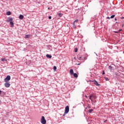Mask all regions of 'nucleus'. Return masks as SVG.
<instances>
[{
  "mask_svg": "<svg viewBox=\"0 0 124 124\" xmlns=\"http://www.w3.org/2000/svg\"><path fill=\"white\" fill-rule=\"evenodd\" d=\"M41 122L42 124H46V122L44 116H42Z\"/></svg>",
  "mask_w": 124,
  "mask_h": 124,
  "instance_id": "obj_1",
  "label": "nucleus"
},
{
  "mask_svg": "<svg viewBox=\"0 0 124 124\" xmlns=\"http://www.w3.org/2000/svg\"><path fill=\"white\" fill-rule=\"evenodd\" d=\"M11 79V77L8 75L4 78V82H8V81H10Z\"/></svg>",
  "mask_w": 124,
  "mask_h": 124,
  "instance_id": "obj_2",
  "label": "nucleus"
},
{
  "mask_svg": "<svg viewBox=\"0 0 124 124\" xmlns=\"http://www.w3.org/2000/svg\"><path fill=\"white\" fill-rule=\"evenodd\" d=\"M68 112H69V107L68 106H66L65 108V114H68Z\"/></svg>",
  "mask_w": 124,
  "mask_h": 124,
  "instance_id": "obj_3",
  "label": "nucleus"
},
{
  "mask_svg": "<svg viewBox=\"0 0 124 124\" xmlns=\"http://www.w3.org/2000/svg\"><path fill=\"white\" fill-rule=\"evenodd\" d=\"M4 86L5 88H9V87H10V83H8V82H5L4 83Z\"/></svg>",
  "mask_w": 124,
  "mask_h": 124,
  "instance_id": "obj_4",
  "label": "nucleus"
},
{
  "mask_svg": "<svg viewBox=\"0 0 124 124\" xmlns=\"http://www.w3.org/2000/svg\"><path fill=\"white\" fill-rule=\"evenodd\" d=\"M13 21V18L12 17L11 18H8L6 20V22L7 23H9V22H12Z\"/></svg>",
  "mask_w": 124,
  "mask_h": 124,
  "instance_id": "obj_5",
  "label": "nucleus"
},
{
  "mask_svg": "<svg viewBox=\"0 0 124 124\" xmlns=\"http://www.w3.org/2000/svg\"><path fill=\"white\" fill-rule=\"evenodd\" d=\"M70 73L71 75H73L74 74V71H73V69H71L70 70Z\"/></svg>",
  "mask_w": 124,
  "mask_h": 124,
  "instance_id": "obj_6",
  "label": "nucleus"
},
{
  "mask_svg": "<svg viewBox=\"0 0 124 124\" xmlns=\"http://www.w3.org/2000/svg\"><path fill=\"white\" fill-rule=\"evenodd\" d=\"M10 25H11V28H13V27H14V23H13L12 21L10 22Z\"/></svg>",
  "mask_w": 124,
  "mask_h": 124,
  "instance_id": "obj_7",
  "label": "nucleus"
},
{
  "mask_svg": "<svg viewBox=\"0 0 124 124\" xmlns=\"http://www.w3.org/2000/svg\"><path fill=\"white\" fill-rule=\"evenodd\" d=\"M19 19H20V20H23V19H24V16L20 15L18 17Z\"/></svg>",
  "mask_w": 124,
  "mask_h": 124,
  "instance_id": "obj_8",
  "label": "nucleus"
},
{
  "mask_svg": "<svg viewBox=\"0 0 124 124\" xmlns=\"http://www.w3.org/2000/svg\"><path fill=\"white\" fill-rule=\"evenodd\" d=\"M94 84L96 85V86H98V87H100V84H98V82L96 80H95Z\"/></svg>",
  "mask_w": 124,
  "mask_h": 124,
  "instance_id": "obj_9",
  "label": "nucleus"
},
{
  "mask_svg": "<svg viewBox=\"0 0 124 124\" xmlns=\"http://www.w3.org/2000/svg\"><path fill=\"white\" fill-rule=\"evenodd\" d=\"M46 58H48L49 59H51L52 58V56L49 54L46 55Z\"/></svg>",
  "mask_w": 124,
  "mask_h": 124,
  "instance_id": "obj_10",
  "label": "nucleus"
},
{
  "mask_svg": "<svg viewBox=\"0 0 124 124\" xmlns=\"http://www.w3.org/2000/svg\"><path fill=\"white\" fill-rule=\"evenodd\" d=\"M31 37V35L30 34H27L25 35V38H30Z\"/></svg>",
  "mask_w": 124,
  "mask_h": 124,
  "instance_id": "obj_11",
  "label": "nucleus"
},
{
  "mask_svg": "<svg viewBox=\"0 0 124 124\" xmlns=\"http://www.w3.org/2000/svg\"><path fill=\"white\" fill-rule=\"evenodd\" d=\"M73 75L75 78H77L78 77V75L77 73H74Z\"/></svg>",
  "mask_w": 124,
  "mask_h": 124,
  "instance_id": "obj_12",
  "label": "nucleus"
},
{
  "mask_svg": "<svg viewBox=\"0 0 124 124\" xmlns=\"http://www.w3.org/2000/svg\"><path fill=\"white\" fill-rule=\"evenodd\" d=\"M6 15L9 16V15H11V12L10 11H8L6 13Z\"/></svg>",
  "mask_w": 124,
  "mask_h": 124,
  "instance_id": "obj_13",
  "label": "nucleus"
},
{
  "mask_svg": "<svg viewBox=\"0 0 124 124\" xmlns=\"http://www.w3.org/2000/svg\"><path fill=\"white\" fill-rule=\"evenodd\" d=\"M58 15L59 17H62V16L63 15V14H62V13H59L58 14Z\"/></svg>",
  "mask_w": 124,
  "mask_h": 124,
  "instance_id": "obj_14",
  "label": "nucleus"
},
{
  "mask_svg": "<svg viewBox=\"0 0 124 124\" xmlns=\"http://www.w3.org/2000/svg\"><path fill=\"white\" fill-rule=\"evenodd\" d=\"M88 112L91 114L92 113V112H93V109H89Z\"/></svg>",
  "mask_w": 124,
  "mask_h": 124,
  "instance_id": "obj_15",
  "label": "nucleus"
},
{
  "mask_svg": "<svg viewBox=\"0 0 124 124\" xmlns=\"http://www.w3.org/2000/svg\"><path fill=\"white\" fill-rule=\"evenodd\" d=\"M89 96H90L89 99H91V100H92V97H93L94 95H93V94H90V95H89Z\"/></svg>",
  "mask_w": 124,
  "mask_h": 124,
  "instance_id": "obj_16",
  "label": "nucleus"
},
{
  "mask_svg": "<svg viewBox=\"0 0 124 124\" xmlns=\"http://www.w3.org/2000/svg\"><path fill=\"white\" fill-rule=\"evenodd\" d=\"M78 60H80L81 59H82V57H81L80 55H78Z\"/></svg>",
  "mask_w": 124,
  "mask_h": 124,
  "instance_id": "obj_17",
  "label": "nucleus"
},
{
  "mask_svg": "<svg viewBox=\"0 0 124 124\" xmlns=\"http://www.w3.org/2000/svg\"><path fill=\"white\" fill-rule=\"evenodd\" d=\"M75 53H77V52L78 51V48L77 47H76L75 48V50H74Z\"/></svg>",
  "mask_w": 124,
  "mask_h": 124,
  "instance_id": "obj_18",
  "label": "nucleus"
},
{
  "mask_svg": "<svg viewBox=\"0 0 124 124\" xmlns=\"http://www.w3.org/2000/svg\"><path fill=\"white\" fill-rule=\"evenodd\" d=\"M115 15H113L110 16V19H113V18H115Z\"/></svg>",
  "mask_w": 124,
  "mask_h": 124,
  "instance_id": "obj_19",
  "label": "nucleus"
},
{
  "mask_svg": "<svg viewBox=\"0 0 124 124\" xmlns=\"http://www.w3.org/2000/svg\"><path fill=\"white\" fill-rule=\"evenodd\" d=\"M112 67L111 66H108V69L110 70V71H112Z\"/></svg>",
  "mask_w": 124,
  "mask_h": 124,
  "instance_id": "obj_20",
  "label": "nucleus"
},
{
  "mask_svg": "<svg viewBox=\"0 0 124 124\" xmlns=\"http://www.w3.org/2000/svg\"><path fill=\"white\" fill-rule=\"evenodd\" d=\"M1 62H4V61H5V58H1Z\"/></svg>",
  "mask_w": 124,
  "mask_h": 124,
  "instance_id": "obj_21",
  "label": "nucleus"
},
{
  "mask_svg": "<svg viewBox=\"0 0 124 124\" xmlns=\"http://www.w3.org/2000/svg\"><path fill=\"white\" fill-rule=\"evenodd\" d=\"M53 69H54V70H57V67L56 66H54L53 67Z\"/></svg>",
  "mask_w": 124,
  "mask_h": 124,
  "instance_id": "obj_22",
  "label": "nucleus"
},
{
  "mask_svg": "<svg viewBox=\"0 0 124 124\" xmlns=\"http://www.w3.org/2000/svg\"><path fill=\"white\" fill-rule=\"evenodd\" d=\"M79 20L78 19H76V20L74 21V23L75 24V23H77Z\"/></svg>",
  "mask_w": 124,
  "mask_h": 124,
  "instance_id": "obj_23",
  "label": "nucleus"
},
{
  "mask_svg": "<svg viewBox=\"0 0 124 124\" xmlns=\"http://www.w3.org/2000/svg\"><path fill=\"white\" fill-rule=\"evenodd\" d=\"M105 79L106 81H109V78H105Z\"/></svg>",
  "mask_w": 124,
  "mask_h": 124,
  "instance_id": "obj_24",
  "label": "nucleus"
},
{
  "mask_svg": "<svg viewBox=\"0 0 124 124\" xmlns=\"http://www.w3.org/2000/svg\"><path fill=\"white\" fill-rule=\"evenodd\" d=\"M73 25H74V27H73L74 29H76V26H75V24L74 23H73Z\"/></svg>",
  "mask_w": 124,
  "mask_h": 124,
  "instance_id": "obj_25",
  "label": "nucleus"
},
{
  "mask_svg": "<svg viewBox=\"0 0 124 124\" xmlns=\"http://www.w3.org/2000/svg\"><path fill=\"white\" fill-rule=\"evenodd\" d=\"M66 114H67V113H65V112H64V114H63V117H64V116H65V115H66Z\"/></svg>",
  "mask_w": 124,
  "mask_h": 124,
  "instance_id": "obj_26",
  "label": "nucleus"
},
{
  "mask_svg": "<svg viewBox=\"0 0 124 124\" xmlns=\"http://www.w3.org/2000/svg\"><path fill=\"white\" fill-rule=\"evenodd\" d=\"M48 19H52V16H48Z\"/></svg>",
  "mask_w": 124,
  "mask_h": 124,
  "instance_id": "obj_27",
  "label": "nucleus"
},
{
  "mask_svg": "<svg viewBox=\"0 0 124 124\" xmlns=\"http://www.w3.org/2000/svg\"><path fill=\"white\" fill-rule=\"evenodd\" d=\"M107 18L108 19V20H110V19H111V18H110L109 16H108Z\"/></svg>",
  "mask_w": 124,
  "mask_h": 124,
  "instance_id": "obj_28",
  "label": "nucleus"
},
{
  "mask_svg": "<svg viewBox=\"0 0 124 124\" xmlns=\"http://www.w3.org/2000/svg\"><path fill=\"white\" fill-rule=\"evenodd\" d=\"M102 74L103 75H104V74H105V72H104V71L103 72Z\"/></svg>",
  "mask_w": 124,
  "mask_h": 124,
  "instance_id": "obj_29",
  "label": "nucleus"
},
{
  "mask_svg": "<svg viewBox=\"0 0 124 124\" xmlns=\"http://www.w3.org/2000/svg\"><path fill=\"white\" fill-rule=\"evenodd\" d=\"M1 93H2V92L1 91V90H0V95L1 94Z\"/></svg>",
  "mask_w": 124,
  "mask_h": 124,
  "instance_id": "obj_30",
  "label": "nucleus"
},
{
  "mask_svg": "<svg viewBox=\"0 0 124 124\" xmlns=\"http://www.w3.org/2000/svg\"><path fill=\"white\" fill-rule=\"evenodd\" d=\"M114 32H115V33H118L119 32V31H114Z\"/></svg>",
  "mask_w": 124,
  "mask_h": 124,
  "instance_id": "obj_31",
  "label": "nucleus"
},
{
  "mask_svg": "<svg viewBox=\"0 0 124 124\" xmlns=\"http://www.w3.org/2000/svg\"><path fill=\"white\" fill-rule=\"evenodd\" d=\"M114 20H115V21H117V17H115Z\"/></svg>",
  "mask_w": 124,
  "mask_h": 124,
  "instance_id": "obj_32",
  "label": "nucleus"
},
{
  "mask_svg": "<svg viewBox=\"0 0 124 124\" xmlns=\"http://www.w3.org/2000/svg\"><path fill=\"white\" fill-rule=\"evenodd\" d=\"M94 54H95L96 56L97 57V54H96L95 52H94Z\"/></svg>",
  "mask_w": 124,
  "mask_h": 124,
  "instance_id": "obj_33",
  "label": "nucleus"
},
{
  "mask_svg": "<svg viewBox=\"0 0 124 124\" xmlns=\"http://www.w3.org/2000/svg\"><path fill=\"white\" fill-rule=\"evenodd\" d=\"M85 97H86V98H88V96H87V95H85Z\"/></svg>",
  "mask_w": 124,
  "mask_h": 124,
  "instance_id": "obj_34",
  "label": "nucleus"
},
{
  "mask_svg": "<svg viewBox=\"0 0 124 124\" xmlns=\"http://www.w3.org/2000/svg\"><path fill=\"white\" fill-rule=\"evenodd\" d=\"M122 31V30H120L119 31H118V32L119 31Z\"/></svg>",
  "mask_w": 124,
  "mask_h": 124,
  "instance_id": "obj_35",
  "label": "nucleus"
},
{
  "mask_svg": "<svg viewBox=\"0 0 124 124\" xmlns=\"http://www.w3.org/2000/svg\"><path fill=\"white\" fill-rule=\"evenodd\" d=\"M122 27H124V24L122 25Z\"/></svg>",
  "mask_w": 124,
  "mask_h": 124,
  "instance_id": "obj_36",
  "label": "nucleus"
},
{
  "mask_svg": "<svg viewBox=\"0 0 124 124\" xmlns=\"http://www.w3.org/2000/svg\"><path fill=\"white\" fill-rule=\"evenodd\" d=\"M115 75H117V73H115Z\"/></svg>",
  "mask_w": 124,
  "mask_h": 124,
  "instance_id": "obj_37",
  "label": "nucleus"
},
{
  "mask_svg": "<svg viewBox=\"0 0 124 124\" xmlns=\"http://www.w3.org/2000/svg\"><path fill=\"white\" fill-rule=\"evenodd\" d=\"M48 9H50V8L48 7Z\"/></svg>",
  "mask_w": 124,
  "mask_h": 124,
  "instance_id": "obj_38",
  "label": "nucleus"
},
{
  "mask_svg": "<svg viewBox=\"0 0 124 124\" xmlns=\"http://www.w3.org/2000/svg\"><path fill=\"white\" fill-rule=\"evenodd\" d=\"M78 65H80V64L79 63V64H78Z\"/></svg>",
  "mask_w": 124,
  "mask_h": 124,
  "instance_id": "obj_39",
  "label": "nucleus"
},
{
  "mask_svg": "<svg viewBox=\"0 0 124 124\" xmlns=\"http://www.w3.org/2000/svg\"><path fill=\"white\" fill-rule=\"evenodd\" d=\"M0 102H1V101H0Z\"/></svg>",
  "mask_w": 124,
  "mask_h": 124,
  "instance_id": "obj_40",
  "label": "nucleus"
}]
</instances>
